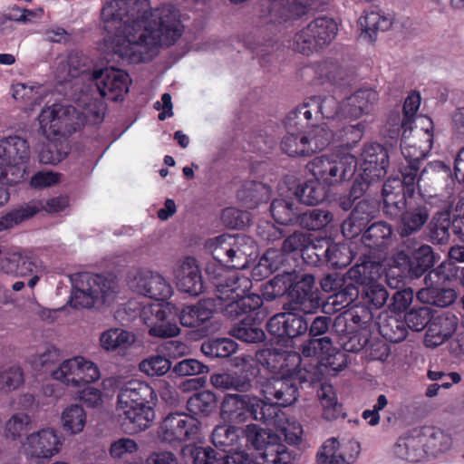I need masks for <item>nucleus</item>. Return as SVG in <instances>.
Wrapping results in <instances>:
<instances>
[{
	"label": "nucleus",
	"instance_id": "obj_47",
	"mask_svg": "<svg viewBox=\"0 0 464 464\" xmlns=\"http://www.w3.org/2000/svg\"><path fill=\"white\" fill-rule=\"evenodd\" d=\"M298 200L305 205L314 206L321 203L326 197L324 186L317 179L308 180L295 191Z\"/></svg>",
	"mask_w": 464,
	"mask_h": 464
},
{
	"label": "nucleus",
	"instance_id": "obj_16",
	"mask_svg": "<svg viewBox=\"0 0 464 464\" xmlns=\"http://www.w3.org/2000/svg\"><path fill=\"white\" fill-rule=\"evenodd\" d=\"M198 431L197 419L181 412L169 414L159 429V438L167 443L174 444L193 439Z\"/></svg>",
	"mask_w": 464,
	"mask_h": 464
},
{
	"label": "nucleus",
	"instance_id": "obj_12",
	"mask_svg": "<svg viewBox=\"0 0 464 464\" xmlns=\"http://www.w3.org/2000/svg\"><path fill=\"white\" fill-rule=\"evenodd\" d=\"M337 31L334 19L318 17L298 30L289 46L295 52L309 55L328 45L335 38Z\"/></svg>",
	"mask_w": 464,
	"mask_h": 464
},
{
	"label": "nucleus",
	"instance_id": "obj_24",
	"mask_svg": "<svg viewBox=\"0 0 464 464\" xmlns=\"http://www.w3.org/2000/svg\"><path fill=\"white\" fill-rule=\"evenodd\" d=\"M279 407L283 406L276 400L268 401L262 422L279 430L287 443L297 444L301 441L303 428L297 420L287 419Z\"/></svg>",
	"mask_w": 464,
	"mask_h": 464
},
{
	"label": "nucleus",
	"instance_id": "obj_27",
	"mask_svg": "<svg viewBox=\"0 0 464 464\" xmlns=\"http://www.w3.org/2000/svg\"><path fill=\"white\" fill-rule=\"evenodd\" d=\"M458 323V317L450 312L432 315L425 334V345L437 347L442 344L455 333Z\"/></svg>",
	"mask_w": 464,
	"mask_h": 464
},
{
	"label": "nucleus",
	"instance_id": "obj_33",
	"mask_svg": "<svg viewBox=\"0 0 464 464\" xmlns=\"http://www.w3.org/2000/svg\"><path fill=\"white\" fill-rule=\"evenodd\" d=\"M1 268L5 274L24 277L37 274L42 266L34 257L24 253L14 251L7 253L1 259Z\"/></svg>",
	"mask_w": 464,
	"mask_h": 464
},
{
	"label": "nucleus",
	"instance_id": "obj_19",
	"mask_svg": "<svg viewBox=\"0 0 464 464\" xmlns=\"http://www.w3.org/2000/svg\"><path fill=\"white\" fill-rule=\"evenodd\" d=\"M94 80L100 94L113 102L123 99L130 83L129 74L114 67L95 72Z\"/></svg>",
	"mask_w": 464,
	"mask_h": 464
},
{
	"label": "nucleus",
	"instance_id": "obj_61",
	"mask_svg": "<svg viewBox=\"0 0 464 464\" xmlns=\"http://www.w3.org/2000/svg\"><path fill=\"white\" fill-rule=\"evenodd\" d=\"M171 367L169 359L161 355H153L144 359L140 363V370L149 376H162L166 374Z\"/></svg>",
	"mask_w": 464,
	"mask_h": 464
},
{
	"label": "nucleus",
	"instance_id": "obj_21",
	"mask_svg": "<svg viewBox=\"0 0 464 464\" xmlns=\"http://www.w3.org/2000/svg\"><path fill=\"white\" fill-rule=\"evenodd\" d=\"M403 188L404 206L400 208L397 215H392L388 211L389 209L387 208V204L385 203V196L382 193L383 212L392 218H401L400 234L401 237H408L412 233L421 229L424 224L428 221L430 213L425 205H418L405 209L407 204L406 197H411L415 188L411 192L408 191L406 186Z\"/></svg>",
	"mask_w": 464,
	"mask_h": 464
},
{
	"label": "nucleus",
	"instance_id": "obj_29",
	"mask_svg": "<svg viewBox=\"0 0 464 464\" xmlns=\"http://www.w3.org/2000/svg\"><path fill=\"white\" fill-rule=\"evenodd\" d=\"M177 287L179 291L198 295L203 292L204 285L201 273L193 257H186L176 271Z\"/></svg>",
	"mask_w": 464,
	"mask_h": 464
},
{
	"label": "nucleus",
	"instance_id": "obj_6",
	"mask_svg": "<svg viewBox=\"0 0 464 464\" xmlns=\"http://www.w3.org/2000/svg\"><path fill=\"white\" fill-rule=\"evenodd\" d=\"M407 131L403 130L401 141V154L407 163L401 169V179L392 177L383 184L385 203L392 215H397L400 208L404 206L403 188L406 186L410 192L415 188L420 161L427 156L432 143L431 134L428 130H420L426 139L421 144H418L414 139L408 140Z\"/></svg>",
	"mask_w": 464,
	"mask_h": 464
},
{
	"label": "nucleus",
	"instance_id": "obj_3",
	"mask_svg": "<svg viewBox=\"0 0 464 464\" xmlns=\"http://www.w3.org/2000/svg\"><path fill=\"white\" fill-rule=\"evenodd\" d=\"M303 102L288 112L284 123L286 134L281 140V150L289 157H309L317 151L324 150L334 140V130L325 122L320 123L324 117L312 115L311 120H305L304 115L296 113V118L290 117Z\"/></svg>",
	"mask_w": 464,
	"mask_h": 464
},
{
	"label": "nucleus",
	"instance_id": "obj_44",
	"mask_svg": "<svg viewBox=\"0 0 464 464\" xmlns=\"http://www.w3.org/2000/svg\"><path fill=\"white\" fill-rule=\"evenodd\" d=\"M268 188L260 182L246 181L237 191V198L246 208H255L268 198Z\"/></svg>",
	"mask_w": 464,
	"mask_h": 464
},
{
	"label": "nucleus",
	"instance_id": "obj_38",
	"mask_svg": "<svg viewBox=\"0 0 464 464\" xmlns=\"http://www.w3.org/2000/svg\"><path fill=\"white\" fill-rule=\"evenodd\" d=\"M135 335L122 328H111L101 334L100 343L108 352L121 353L129 349L135 342Z\"/></svg>",
	"mask_w": 464,
	"mask_h": 464
},
{
	"label": "nucleus",
	"instance_id": "obj_11",
	"mask_svg": "<svg viewBox=\"0 0 464 464\" xmlns=\"http://www.w3.org/2000/svg\"><path fill=\"white\" fill-rule=\"evenodd\" d=\"M30 159L28 141L11 135L0 140V180L20 183L25 175V165Z\"/></svg>",
	"mask_w": 464,
	"mask_h": 464
},
{
	"label": "nucleus",
	"instance_id": "obj_54",
	"mask_svg": "<svg viewBox=\"0 0 464 464\" xmlns=\"http://www.w3.org/2000/svg\"><path fill=\"white\" fill-rule=\"evenodd\" d=\"M339 336V343L343 349L348 353H359L365 350L369 343L370 330L364 331H345L336 333Z\"/></svg>",
	"mask_w": 464,
	"mask_h": 464
},
{
	"label": "nucleus",
	"instance_id": "obj_13",
	"mask_svg": "<svg viewBox=\"0 0 464 464\" xmlns=\"http://www.w3.org/2000/svg\"><path fill=\"white\" fill-rule=\"evenodd\" d=\"M38 122L43 134L52 139L75 132L81 127L82 120L74 107L53 103L41 111Z\"/></svg>",
	"mask_w": 464,
	"mask_h": 464
},
{
	"label": "nucleus",
	"instance_id": "obj_43",
	"mask_svg": "<svg viewBox=\"0 0 464 464\" xmlns=\"http://www.w3.org/2000/svg\"><path fill=\"white\" fill-rule=\"evenodd\" d=\"M38 200H32L17 208L13 209L0 218V231L7 230L28 219L42 210Z\"/></svg>",
	"mask_w": 464,
	"mask_h": 464
},
{
	"label": "nucleus",
	"instance_id": "obj_31",
	"mask_svg": "<svg viewBox=\"0 0 464 464\" xmlns=\"http://www.w3.org/2000/svg\"><path fill=\"white\" fill-rule=\"evenodd\" d=\"M393 21L394 14L392 13L378 9L364 11L358 21L362 30L361 37L366 41L373 42L378 31L390 29Z\"/></svg>",
	"mask_w": 464,
	"mask_h": 464
},
{
	"label": "nucleus",
	"instance_id": "obj_60",
	"mask_svg": "<svg viewBox=\"0 0 464 464\" xmlns=\"http://www.w3.org/2000/svg\"><path fill=\"white\" fill-rule=\"evenodd\" d=\"M77 388L97 382L101 378L99 367L92 361L78 355Z\"/></svg>",
	"mask_w": 464,
	"mask_h": 464
},
{
	"label": "nucleus",
	"instance_id": "obj_36",
	"mask_svg": "<svg viewBox=\"0 0 464 464\" xmlns=\"http://www.w3.org/2000/svg\"><path fill=\"white\" fill-rule=\"evenodd\" d=\"M295 201L293 198H278L272 201L270 211L276 223L286 226L297 224L300 210Z\"/></svg>",
	"mask_w": 464,
	"mask_h": 464
},
{
	"label": "nucleus",
	"instance_id": "obj_8",
	"mask_svg": "<svg viewBox=\"0 0 464 464\" xmlns=\"http://www.w3.org/2000/svg\"><path fill=\"white\" fill-rule=\"evenodd\" d=\"M70 280L72 285L70 304L74 308L110 304L119 294L118 281L111 276L82 272L72 275Z\"/></svg>",
	"mask_w": 464,
	"mask_h": 464
},
{
	"label": "nucleus",
	"instance_id": "obj_42",
	"mask_svg": "<svg viewBox=\"0 0 464 464\" xmlns=\"http://www.w3.org/2000/svg\"><path fill=\"white\" fill-rule=\"evenodd\" d=\"M461 223L457 224L458 227H454L455 232L461 234L460 230H464L460 227ZM451 225H454L450 219V213L448 210L438 212L432 218L430 223V238L433 242L443 245L449 242L450 239V228ZM455 227V226H453Z\"/></svg>",
	"mask_w": 464,
	"mask_h": 464
},
{
	"label": "nucleus",
	"instance_id": "obj_5",
	"mask_svg": "<svg viewBox=\"0 0 464 464\" xmlns=\"http://www.w3.org/2000/svg\"><path fill=\"white\" fill-rule=\"evenodd\" d=\"M157 394L147 382L131 379L124 382L117 396L119 421L128 433L147 429L155 418Z\"/></svg>",
	"mask_w": 464,
	"mask_h": 464
},
{
	"label": "nucleus",
	"instance_id": "obj_34",
	"mask_svg": "<svg viewBox=\"0 0 464 464\" xmlns=\"http://www.w3.org/2000/svg\"><path fill=\"white\" fill-rule=\"evenodd\" d=\"M420 430L428 459L435 458L451 448L452 438L448 432L435 427H423Z\"/></svg>",
	"mask_w": 464,
	"mask_h": 464
},
{
	"label": "nucleus",
	"instance_id": "obj_4",
	"mask_svg": "<svg viewBox=\"0 0 464 464\" xmlns=\"http://www.w3.org/2000/svg\"><path fill=\"white\" fill-rule=\"evenodd\" d=\"M379 101L378 92L371 87H362L339 102L334 96L309 97L303 102V106L292 114L290 120L296 118V113L304 119L311 120L312 115L324 117L325 120L351 119L356 120L371 114Z\"/></svg>",
	"mask_w": 464,
	"mask_h": 464
},
{
	"label": "nucleus",
	"instance_id": "obj_57",
	"mask_svg": "<svg viewBox=\"0 0 464 464\" xmlns=\"http://www.w3.org/2000/svg\"><path fill=\"white\" fill-rule=\"evenodd\" d=\"M78 369L77 356H74L63 361L59 367L52 372V376L68 387L77 388Z\"/></svg>",
	"mask_w": 464,
	"mask_h": 464
},
{
	"label": "nucleus",
	"instance_id": "obj_14",
	"mask_svg": "<svg viewBox=\"0 0 464 464\" xmlns=\"http://www.w3.org/2000/svg\"><path fill=\"white\" fill-rule=\"evenodd\" d=\"M246 436L248 442L259 451L257 464H291L292 454L279 438L257 425H247Z\"/></svg>",
	"mask_w": 464,
	"mask_h": 464
},
{
	"label": "nucleus",
	"instance_id": "obj_25",
	"mask_svg": "<svg viewBox=\"0 0 464 464\" xmlns=\"http://www.w3.org/2000/svg\"><path fill=\"white\" fill-rule=\"evenodd\" d=\"M140 317L149 327L150 336L169 338L177 336L180 332L176 323L167 320L166 307L162 303L144 306Z\"/></svg>",
	"mask_w": 464,
	"mask_h": 464
},
{
	"label": "nucleus",
	"instance_id": "obj_49",
	"mask_svg": "<svg viewBox=\"0 0 464 464\" xmlns=\"http://www.w3.org/2000/svg\"><path fill=\"white\" fill-rule=\"evenodd\" d=\"M317 248V245L312 242V236L302 232H295L286 237L282 245V251L285 254L294 252H301L302 256L305 259V255H309L310 251Z\"/></svg>",
	"mask_w": 464,
	"mask_h": 464
},
{
	"label": "nucleus",
	"instance_id": "obj_59",
	"mask_svg": "<svg viewBox=\"0 0 464 464\" xmlns=\"http://www.w3.org/2000/svg\"><path fill=\"white\" fill-rule=\"evenodd\" d=\"M24 382L21 367L13 365L0 370V392L9 393Z\"/></svg>",
	"mask_w": 464,
	"mask_h": 464
},
{
	"label": "nucleus",
	"instance_id": "obj_35",
	"mask_svg": "<svg viewBox=\"0 0 464 464\" xmlns=\"http://www.w3.org/2000/svg\"><path fill=\"white\" fill-rule=\"evenodd\" d=\"M380 334L392 343H400L403 341L408 334V329L404 320L397 315H389L382 313L376 323Z\"/></svg>",
	"mask_w": 464,
	"mask_h": 464
},
{
	"label": "nucleus",
	"instance_id": "obj_51",
	"mask_svg": "<svg viewBox=\"0 0 464 464\" xmlns=\"http://www.w3.org/2000/svg\"><path fill=\"white\" fill-rule=\"evenodd\" d=\"M333 214L321 208H314L304 213L300 212L297 225L308 230H320L333 221Z\"/></svg>",
	"mask_w": 464,
	"mask_h": 464
},
{
	"label": "nucleus",
	"instance_id": "obj_53",
	"mask_svg": "<svg viewBox=\"0 0 464 464\" xmlns=\"http://www.w3.org/2000/svg\"><path fill=\"white\" fill-rule=\"evenodd\" d=\"M237 349L235 341L229 338H216L204 342L201 345L202 353L212 358H227Z\"/></svg>",
	"mask_w": 464,
	"mask_h": 464
},
{
	"label": "nucleus",
	"instance_id": "obj_28",
	"mask_svg": "<svg viewBox=\"0 0 464 464\" xmlns=\"http://www.w3.org/2000/svg\"><path fill=\"white\" fill-rule=\"evenodd\" d=\"M372 320L373 314L369 307L356 306L339 314L334 321L333 330L334 333L370 330Z\"/></svg>",
	"mask_w": 464,
	"mask_h": 464
},
{
	"label": "nucleus",
	"instance_id": "obj_18",
	"mask_svg": "<svg viewBox=\"0 0 464 464\" xmlns=\"http://www.w3.org/2000/svg\"><path fill=\"white\" fill-rule=\"evenodd\" d=\"M63 438L53 428H44L29 434L23 443L24 453L36 459H50L59 453Z\"/></svg>",
	"mask_w": 464,
	"mask_h": 464
},
{
	"label": "nucleus",
	"instance_id": "obj_56",
	"mask_svg": "<svg viewBox=\"0 0 464 464\" xmlns=\"http://www.w3.org/2000/svg\"><path fill=\"white\" fill-rule=\"evenodd\" d=\"M181 452L183 457L191 460L193 464H213L216 461L219 464L218 454L210 447L186 445Z\"/></svg>",
	"mask_w": 464,
	"mask_h": 464
},
{
	"label": "nucleus",
	"instance_id": "obj_64",
	"mask_svg": "<svg viewBox=\"0 0 464 464\" xmlns=\"http://www.w3.org/2000/svg\"><path fill=\"white\" fill-rule=\"evenodd\" d=\"M389 297L386 288L377 281L371 283L363 288V298L372 308L382 307Z\"/></svg>",
	"mask_w": 464,
	"mask_h": 464
},
{
	"label": "nucleus",
	"instance_id": "obj_63",
	"mask_svg": "<svg viewBox=\"0 0 464 464\" xmlns=\"http://www.w3.org/2000/svg\"><path fill=\"white\" fill-rule=\"evenodd\" d=\"M359 291L357 287L349 283L345 285L343 288L334 293L328 298V304L334 306V311H339L342 308L352 304L358 296Z\"/></svg>",
	"mask_w": 464,
	"mask_h": 464
},
{
	"label": "nucleus",
	"instance_id": "obj_45",
	"mask_svg": "<svg viewBox=\"0 0 464 464\" xmlns=\"http://www.w3.org/2000/svg\"><path fill=\"white\" fill-rule=\"evenodd\" d=\"M238 440L237 429L235 426L218 425L211 435L212 443L215 447L219 448L224 453V456H219V463L228 455L235 454L237 451L232 452L233 447Z\"/></svg>",
	"mask_w": 464,
	"mask_h": 464
},
{
	"label": "nucleus",
	"instance_id": "obj_55",
	"mask_svg": "<svg viewBox=\"0 0 464 464\" xmlns=\"http://www.w3.org/2000/svg\"><path fill=\"white\" fill-rule=\"evenodd\" d=\"M458 268L451 262H443L425 276L426 285L449 287L450 281L457 277Z\"/></svg>",
	"mask_w": 464,
	"mask_h": 464
},
{
	"label": "nucleus",
	"instance_id": "obj_32",
	"mask_svg": "<svg viewBox=\"0 0 464 464\" xmlns=\"http://www.w3.org/2000/svg\"><path fill=\"white\" fill-rule=\"evenodd\" d=\"M394 452L398 458L411 462H419L428 459L420 429H414L399 438Z\"/></svg>",
	"mask_w": 464,
	"mask_h": 464
},
{
	"label": "nucleus",
	"instance_id": "obj_30",
	"mask_svg": "<svg viewBox=\"0 0 464 464\" xmlns=\"http://www.w3.org/2000/svg\"><path fill=\"white\" fill-rule=\"evenodd\" d=\"M217 309L214 299H202L198 303L186 305L179 313V321L183 326L199 328L204 326L212 317Z\"/></svg>",
	"mask_w": 464,
	"mask_h": 464
},
{
	"label": "nucleus",
	"instance_id": "obj_7",
	"mask_svg": "<svg viewBox=\"0 0 464 464\" xmlns=\"http://www.w3.org/2000/svg\"><path fill=\"white\" fill-rule=\"evenodd\" d=\"M216 288V296L224 316L235 320L240 314L254 312L263 304L259 295L247 294L252 287L251 280L237 271L218 273L212 278Z\"/></svg>",
	"mask_w": 464,
	"mask_h": 464
},
{
	"label": "nucleus",
	"instance_id": "obj_17",
	"mask_svg": "<svg viewBox=\"0 0 464 464\" xmlns=\"http://www.w3.org/2000/svg\"><path fill=\"white\" fill-rule=\"evenodd\" d=\"M129 285L135 293L157 301L168 300L173 293L170 284L159 273L140 269L129 280Z\"/></svg>",
	"mask_w": 464,
	"mask_h": 464
},
{
	"label": "nucleus",
	"instance_id": "obj_2",
	"mask_svg": "<svg viewBox=\"0 0 464 464\" xmlns=\"http://www.w3.org/2000/svg\"><path fill=\"white\" fill-rule=\"evenodd\" d=\"M256 360L274 374L259 383V391L265 400H276L282 406L295 403L299 396L296 375L302 361L300 354L295 351L272 347L257 351Z\"/></svg>",
	"mask_w": 464,
	"mask_h": 464
},
{
	"label": "nucleus",
	"instance_id": "obj_40",
	"mask_svg": "<svg viewBox=\"0 0 464 464\" xmlns=\"http://www.w3.org/2000/svg\"><path fill=\"white\" fill-rule=\"evenodd\" d=\"M252 312H247L246 314H240L237 319H239L238 324L233 325L229 334L243 342L246 343H258L262 342L265 339L264 331L256 326L253 322V316L251 314Z\"/></svg>",
	"mask_w": 464,
	"mask_h": 464
},
{
	"label": "nucleus",
	"instance_id": "obj_37",
	"mask_svg": "<svg viewBox=\"0 0 464 464\" xmlns=\"http://www.w3.org/2000/svg\"><path fill=\"white\" fill-rule=\"evenodd\" d=\"M382 275V266L379 263L367 260L350 268L345 278L352 284H358L365 288L371 283L378 281Z\"/></svg>",
	"mask_w": 464,
	"mask_h": 464
},
{
	"label": "nucleus",
	"instance_id": "obj_48",
	"mask_svg": "<svg viewBox=\"0 0 464 464\" xmlns=\"http://www.w3.org/2000/svg\"><path fill=\"white\" fill-rule=\"evenodd\" d=\"M61 421L65 431L78 434L82 431L86 424L85 411L78 404H72L63 411Z\"/></svg>",
	"mask_w": 464,
	"mask_h": 464
},
{
	"label": "nucleus",
	"instance_id": "obj_58",
	"mask_svg": "<svg viewBox=\"0 0 464 464\" xmlns=\"http://www.w3.org/2000/svg\"><path fill=\"white\" fill-rule=\"evenodd\" d=\"M291 281V276L288 274L276 276L264 285L262 293L264 298L272 301L285 294L289 296Z\"/></svg>",
	"mask_w": 464,
	"mask_h": 464
},
{
	"label": "nucleus",
	"instance_id": "obj_1",
	"mask_svg": "<svg viewBox=\"0 0 464 464\" xmlns=\"http://www.w3.org/2000/svg\"><path fill=\"white\" fill-rule=\"evenodd\" d=\"M105 30H116L110 48L123 61H150L157 48L173 44L182 34L179 12L172 5L152 9L150 0H111L102 10Z\"/></svg>",
	"mask_w": 464,
	"mask_h": 464
},
{
	"label": "nucleus",
	"instance_id": "obj_20",
	"mask_svg": "<svg viewBox=\"0 0 464 464\" xmlns=\"http://www.w3.org/2000/svg\"><path fill=\"white\" fill-rule=\"evenodd\" d=\"M289 301L294 311H300L305 314L316 312L321 306V301L314 290V277L304 275L295 283L291 282Z\"/></svg>",
	"mask_w": 464,
	"mask_h": 464
},
{
	"label": "nucleus",
	"instance_id": "obj_52",
	"mask_svg": "<svg viewBox=\"0 0 464 464\" xmlns=\"http://www.w3.org/2000/svg\"><path fill=\"white\" fill-rule=\"evenodd\" d=\"M435 261L431 246L421 245L411 253V274L416 277L421 276L429 270Z\"/></svg>",
	"mask_w": 464,
	"mask_h": 464
},
{
	"label": "nucleus",
	"instance_id": "obj_62",
	"mask_svg": "<svg viewBox=\"0 0 464 464\" xmlns=\"http://www.w3.org/2000/svg\"><path fill=\"white\" fill-rule=\"evenodd\" d=\"M430 309L422 306L418 309H412L408 312L404 316V321L407 329H411L415 332H420L428 325L431 320Z\"/></svg>",
	"mask_w": 464,
	"mask_h": 464
},
{
	"label": "nucleus",
	"instance_id": "obj_22",
	"mask_svg": "<svg viewBox=\"0 0 464 464\" xmlns=\"http://www.w3.org/2000/svg\"><path fill=\"white\" fill-rule=\"evenodd\" d=\"M360 453L357 441L340 442L335 438L328 439L317 452V464H353Z\"/></svg>",
	"mask_w": 464,
	"mask_h": 464
},
{
	"label": "nucleus",
	"instance_id": "obj_23",
	"mask_svg": "<svg viewBox=\"0 0 464 464\" xmlns=\"http://www.w3.org/2000/svg\"><path fill=\"white\" fill-rule=\"evenodd\" d=\"M389 166L387 150L379 143L364 146L361 154V171L368 182H375L383 178Z\"/></svg>",
	"mask_w": 464,
	"mask_h": 464
},
{
	"label": "nucleus",
	"instance_id": "obj_15",
	"mask_svg": "<svg viewBox=\"0 0 464 464\" xmlns=\"http://www.w3.org/2000/svg\"><path fill=\"white\" fill-rule=\"evenodd\" d=\"M268 401L247 394H227L220 406V418L226 422L243 423L251 416L261 421L265 418V408Z\"/></svg>",
	"mask_w": 464,
	"mask_h": 464
},
{
	"label": "nucleus",
	"instance_id": "obj_9",
	"mask_svg": "<svg viewBox=\"0 0 464 464\" xmlns=\"http://www.w3.org/2000/svg\"><path fill=\"white\" fill-rule=\"evenodd\" d=\"M312 176L331 188L349 180L355 173L357 159L350 153L331 152L314 158L306 165Z\"/></svg>",
	"mask_w": 464,
	"mask_h": 464
},
{
	"label": "nucleus",
	"instance_id": "obj_50",
	"mask_svg": "<svg viewBox=\"0 0 464 464\" xmlns=\"http://www.w3.org/2000/svg\"><path fill=\"white\" fill-rule=\"evenodd\" d=\"M217 397L209 391H203L191 396L188 410L195 415L208 416L217 409Z\"/></svg>",
	"mask_w": 464,
	"mask_h": 464
},
{
	"label": "nucleus",
	"instance_id": "obj_41",
	"mask_svg": "<svg viewBox=\"0 0 464 464\" xmlns=\"http://www.w3.org/2000/svg\"><path fill=\"white\" fill-rule=\"evenodd\" d=\"M322 243L321 246H325L324 257L328 265L334 269L343 268L348 266L353 260L352 250L346 244L332 243L325 238L317 241Z\"/></svg>",
	"mask_w": 464,
	"mask_h": 464
},
{
	"label": "nucleus",
	"instance_id": "obj_10",
	"mask_svg": "<svg viewBox=\"0 0 464 464\" xmlns=\"http://www.w3.org/2000/svg\"><path fill=\"white\" fill-rule=\"evenodd\" d=\"M205 247L220 265L233 269L244 268L247 256L255 249L254 240L246 235H220L206 241Z\"/></svg>",
	"mask_w": 464,
	"mask_h": 464
},
{
	"label": "nucleus",
	"instance_id": "obj_26",
	"mask_svg": "<svg viewBox=\"0 0 464 464\" xmlns=\"http://www.w3.org/2000/svg\"><path fill=\"white\" fill-rule=\"evenodd\" d=\"M298 311L281 313L271 317L267 324V331L275 336L295 338L304 334L308 329V322Z\"/></svg>",
	"mask_w": 464,
	"mask_h": 464
},
{
	"label": "nucleus",
	"instance_id": "obj_46",
	"mask_svg": "<svg viewBox=\"0 0 464 464\" xmlns=\"http://www.w3.org/2000/svg\"><path fill=\"white\" fill-rule=\"evenodd\" d=\"M318 398L322 407V417L324 420H333L343 415V407L338 403L332 385L323 384L318 392Z\"/></svg>",
	"mask_w": 464,
	"mask_h": 464
},
{
	"label": "nucleus",
	"instance_id": "obj_39",
	"mask_svg": "<svg viewBox=\"0 0 464 464\" xmlns=\"http://www.w3.org/2000/svg\"><path fill=\"white\" fill-rule=\"evenodd\" d=\"M392 241V228L386 222L372 224L363 233L362 242L370 249H382Z\"/></svg>",
	"mask_w": 464,
	"mask_h": 464
}]
</instances>
